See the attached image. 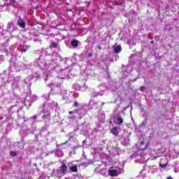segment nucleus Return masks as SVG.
Instances as JSON below:
<instances>
[{"label": "nucleus", "mask_w": 179, "mask_h": 179, "mask_svg": "<svg viewBox=\"0 0 179 179\" xmlns=\"http://www.w3.org/2000/svg\"><path fill=\"white\" fill-rule=\"evenodd\" d=\"M60 163L61 166L57 168L55 173L56 177H64L68 173V166L66 165L68 162L66 160L60 161Z\"/></svg>", "instance_id": "nucleus-1"}, {"label": "nucleus", "mask_w": 179, "mask_h": 179, "mask_svg": "<svg viewBox=\"0 0 179 179\" xmlns=\"http://www.w3.org/2000/svg\"><path fill=\"white\" fill-rule=\"evenodd\" d=\"M122 173H124V169L118 166H113L108 169V176L110 177H118Z\"/></svg>", "instance_id": "nucleus-2"}, {"label": "nucleus", "mask_w": 179, "mask_h": 179, "mask_svg": "<svg viewBox=\"0 0 179 179\" xmlns=\"http://www.w3.org/2000/svg\"><path fill=\"white\" fill-rule=\"evenodd\" d=\"M148 145L149 142L148 141L142 140L136 144V147L137 149H138V150H145V149L148 148Z\"/></svg>", "instance_id": "nucleus-3"}, {"label": "nucleus", "mask_w": 179, "mask_h": 179, "mask_svg": "<svg viewBox=\"0 0 179 179\" xmlns=\"http://www.w3.org/2000/svg\"><path fill=\"white\" fill-rule=\"evenodd\" d=\"M65 44L69 48H78V45H79V41H76V40H73L72 41H66Z\"/></svg>", "instance_id": "nucleus-4"}, {"label": "nucleus", "mask_w": 179, "mask_h": 179, "mask_svg": "<svg viewBox=\"0 0 179 179\" xmlns=\"http://www.w3.org/2000/svg\"><path fill=\"white\" fill-rule=\"evenodd\" d=\"M73 89L76 90H80V92H85L86 89H87V85H86V83H84V85H79L78 84H74L73 85Z\"/></svg>", "instance_id": "nucleus-5"}, {"label": "nucleus", "mask_w": 179, "mask_h": 179, "mask_svg": "<svg viewBox=\"0 0 179 179\" xmlns=\"http://www.w3.org/2000/svg\"><path fill=\"white\" fill-rule=\"evenodd\" d=\"M7 30L10 33H13L16 30V27L15 26V22L13 21L9 22L7 26Z\"/></svg>", "instance_id": "nucleus-6"}, {"label": "nucleus", "mask_w": 179, "mask_h": 179, "mask_svg": "<svg viewBox=\"0 0 179 179\" xmlns=\"http://www.w3.org/2000/svg\"><path fill=\"white\" fill-rule=\"evenodd\" d=\"M44 115L43 116V120H46V121H50L51 118V112L43 110Z\"/></svg>", "instance_id": "nucleus-7"}, {"label": "nucleus", "mask_w": 179, "mask_h": 179, "mask_svg": "<svg viewBox=\"0 0 179 179\" xmlns=\"http://www.w3.org/2000/svg\"><path fill=\"white\" fill-rule=\"evenodd\" d=\"M77 114H78V120H82L84 115H86V112L80 108L77 109Z\"/></svg>", "instance_id": "nucleus-8"}, {"label": "nucleus", "mask_w": 179, "mask_h": 179, "mask_svg": "<svg viewBox=\"0 0 179 179\" xmlns=\"http://www.w3.org/2000/svg\"><path fill=\"white\" fill-rule=\"evenodd\" d=\"M52 61L55 62L56 61H62V59L58 53H55L52 55Z\"/></svg>", "instance_id": "nucleus-9"}, {"label": "nucleus", "mask_w": 179, "mask_h": 179, "mask_svg": "<svg viewBox=\"0 0 179 179\" xmlns=\"http://www.w3.org/2000/svg\"><path fill=\"white\" fill-rule=\"evenodd\" d=\"M159 166L162 169H164V167H167V159L166 158L162 159L159 162Z\"/></svg>", "instance_id": "nucleus-10"}, {"label": "nucleus", "mask_w": 179, "mask_h": 179, "mask_svg": "<svg viewBox=\"0 0 179 179\" xmlns=\"http://www.w3.org/2000/svg\"><path fill=\"white\" fill-rule=\"evenodd\" d=\"M17 24L21 27V29H24V27H26V23H24V21L22 18H19L17 20Z\"/></svg>", "instance_id": "nucleus-11"}, {"label": "nucleus", "mask_w": 179, "mask_h": 179, "mask_svg": "<svg viewBox=\"0 0 179 179\" xmlns=\"http://www.w3.org/2000/svg\"><path fill=\"white\" fill-rule=\"evenodd\" d=\"M50 48L52 49V48H60V45L57 43L55 42H51V43L50 44Z\"/></svg>", "instance_id": "nucleus-12"}, {"label": "nucleus", "mask_w": 179, "mask_h": 179, "mask_svg": "<svg viewBox=\"0 0 179 179\" xmlns=\"http://www.w3.org/2000/svg\"><path fill=\"white\" fill-rule=\"evenodd\" d=\"M99 173L103 177H108V171L106 169H101Z\"/></svg>", "instance_id": "nucleus-13"}, {"label": "nucleus", "mask_w": 179, "mask_h": 179, "mask_svg": "<svg viewBox=\"0 0 179 179\" xmlns=\"http://www.w3.org/2000/svg\"><path fill=\"white\" fill-rule=\"evenodd\" d=\"M69 170L72 171V173H78V165L73 164L69 167Z\"/></svg>", "instance_id": "nucleus-14"}, {"label": "nucleus", "mask_w": 179, "mask_h": 179, "mask_svg": "<svg viewBox=\"0 0 179 179\" xmlns=\"http://www.w3.org/2000/svg\"><path fill=\"white\" fill-rule=\"evenodd\" d=\"M117 121L120 125H122V124L124 123V119L120 115H118L117 117Z\"/></svg>", "instance_id": "nucleus-15"}, {"label": "nucleus", "mask_w": 179, "mask_h": 179, "mask_svg": "<svg viewBox=\"0 0 179 179\" xmlns=\"http://www.w3.org/2000/svg\"><path fill=\"white\" fill-rule=\"evenodd\" d=\"M121 47L120 45H116L114 47V51L115 52V54H120V52H121Z\"/></svg>", "instance_id": "nucleus-16"}, {"label": "nucleus", "mask_w": 179, "mask_h": 179, "mask_svg": "<svg viewBox=\"0 0 179 179\" xmlns=\"http://www.w3.org/2000/svg\"><path fill=\"white\" fill-rule=\"evenodd\" d=\"M102 94H103V91L99 92H92V97H97V96H101Z\"/></svg>", "instance_id": "nucleus-17"}, {"label": "nucleus", "mask_w": 179, "mask_h": 179, "mask_svg": "<svg viewBox=\"0 0 179 179\" xmlns=\"http://www.w3.org/2000/svg\"><path fill=\"white\" fill-rule=\"evenodd\" d=\"M111 133L115 135V136H117L118 135V130L117 127H113L111 129Z\"/></svg>", "instance_id": "nucleus-18"}, {"label": "nucleus", "mask_w": 179, "mask_h": 179, "mask_svg": "<svg viewBox=\"0 0 179 179\" xmlns=\"http://www.w3.org/2000/svg\"><path fill=\"white\" fill-rule=\"evenodd\" d=\"M29 48H30V46L27 45H23L22 50H20V52H26V51H27V50H29Z\"/></svg>", "instance_id": "nucleus-19"}, {"label": "nucleus", "mask_w": 179, "mask_h": 179, "mask_svg": "<svg viewBox=\"0 0 179 179\" xmlns=\"http://www.w3.org/2000/svg\"><path fill=\"white\" fill-rule=\"evenodd\" d=\"M56 156H57V157H62L64 156V152L61 150H57L56 152Z\"/></svg>", "instance_id": "nucleus-20"}, {"label": "nucleus", "mask_w": 179, "mask_h": 179, "mask_svg": "<svg viewBox=\"0 0 179 179\" xmlns=\"http://www.w3.org/2000/svg\"><path fill=\"white\" fill-rule=\"evenodd\" d=\"M41 75L38 73V72H35L33 74V77L35 78L36 79H40Z\"/></svg>", "instance_id": "nucleus-21"}, {"label": "nucleus", "mask_w": 179, "mask_h": 179, "mask_svg": "<svg viewBox=\"0 0 179 179\" xmlns=\"http://www.w3.org/2000/svg\"><path fill=\"white\" fill-rule=\"evenodd\" d=\"M48 86H52V87H61V83H57V84H48Z\"/></svg>", "instance_id": "nucleus-22"}, {"label": "nucleus", "mask_w": 179, "mask_h": 179, "mask_svg": "<svg viewBox=\"0 0 179 179\" xmlns=\"http://www.w3.org/2000/svg\"><path fill=\"white\" fill-rule=\"evenodd\" d=\"M57 106H58V103L57 102H52V103L49 104V107L51 108H54V107H57Z\"/></svg>", "instance_id": "nucleus-23"}, {"label": "nucleus", "mask_w": 179, "mask_h": 179, "mask_svg": "<svg viewBox=\"0 0 179 179\" xmlns=\"http://www.w3.org/2000/svg\"><path fill=\"white\" fill-rule=\"evenodd\" d=\"M45 100H50V94H46L43 96Z\"/></svg>", "instance_id": "nucleus-24"}, {"label": "nucleus", "mask_w": 179, "mask_h": 179, "mask_svg": "<svg viewBox=\"0 0 179 179\" xmlns=\"http://www.w3.org/2000/svg\"><path fill=\"white\" fill-rule=\"evenodd\" d=\"M69 114H78V110H77V109L76 110H70L69 112Z\"/></svg>", "instance_id": "nucleus-25"}, {"label": "nucleus", "mask_w": 179, "mask_h": 179, "mask_svg": "<svg viewBox=\"0 0 179 179\" xmlns=\"http://www.w3.org/2000/svg\"><path fill=\"white\" fill-rule=\"evenodd\" d=\"M17 155V153H16V152H15V151L10 152V156L15 157Z\"/></svg>", "instance_id": "nucleus-26"}, {"label": "nucleus", "mask_w": 179, "mask_h": 179, "mask_svg": "<svg viewBox=\"0 0 179 179\" xmlns=\"http://www.w3.org/2000/svg\"><path fill=\"white\" fill-rule=\"evenodd\" d=\"M86 55L88 58H90L91 57L93 56V52H92V50H90V52L86 53Z\"/></svg>", "instance_id": "nucleus-27"}, {"label": "nucleus", "mask_w": 179, "mask_h": 179, "mask_svg": "<svg viewBox=\"0 0 179 179\" xmlns=\"http://www.w3.org/2000/svg\"><path fill=\"white\" fill-rule=\"evenodd\" d=\"M73 106V107L79 108V102L75 101Z\"/></svg>", "instance_id": "nucleus-28"}, {"label": "nucleus", "mask_w": 179, "mask_h": 179, "mask_svg": "<svg viewBox=\"0 0 179 179\" xmlns=\"http://www.w3.org/2000/svg\"><path fill=\"white\" fill-rule=\"evenodd\" d=\"M141 92H145L146 90V87L145 86H142L140 87Z\"/></svg>", "instance_id": "nucleus-29"}, {"label": "nucleus", "mask_w": 179, "mask_h": 179, "mask_svg": "<svg viewBox=\"0 0 179 179\" xmlns=\"http://www.w3.org/2000/svg\"><path fill=\"white\" fill-rule=\"evenodd\" d=\"M138 157V155L133 154L130 157H131V159H135V157Z\"/></svg>", "instance_id": "nucleus-30"}, {"label": "nucleus", "mask_w": 179, "mask_h": 179, "mask_svg": "<svg viewBox=\"0 0 179 179\" xmlns=\"http://www.w3.org/2000/svg\"><path fill=\"white\" fill-rule=\"evenodd\" d=\"M31 120H37V115H34L33 117H30Z\"/></svg>", "instance_id": "nucleus-31"}, {"label": "nucleus", "mask_w": 179, "mask_h": 179, "mask_svg": "<svg viewBox=\"0 0 179 179\" xmlns=\"http://www.w3.org/2000/svg\"><path fill=\"white\" fill-rule=\"evenodd\" d=\"M101 115V117H102V119L100 120L101 121V122H104V115Z\"/></svg>", "instance_id": "nucleus-32"}, {"label": "nucleus", "mask_w": 179, "mask_h": 179, "mask_svg": "<svg viewBox=\"0 0 179 179\" xmlns=\"http://www.w3.org/2000/svg\"><path fill=\"white\" fill-rule=\"evenodd\" d=\"M70 118H71V120H75V118H76V116L73 115V116H72V117H70Z\"/></svg>", "instance_id": "nucleus-33"}, {"label": "nucleus", "mask_w": 179, "mask_h": 179, "mask_svg": "<svg viewBox=\"0 0 179 179\" xmlns=\"http://www.w3.org/2000/svg\"><path fill=\"white\" fill-rule=\"evenodd\" d=\"M43 108H45V106H47V103H43Z\"/></svg>", "instance_id": "nucleus-34"}, {"label": "nucleus", "mask_w": 179, "mask_h": 179, "mask_svg": "<svg viewBox=\"0 0 179 179\" xmlns=\"http://www.w3.org/2000/svg\"><path fill=\"white\" fill-rule=\"evenodd\" d=\"M48 80V77L45 78V81L47 82Z\"/></svg>", "instance_id": "nucleus-35"}, {"label": "nucleus", "mask_w": 179, "mask_h": 179, "mask_svg": "<svg viewBox=\"0 0 179 179\" xmlns=\"http://www.w3.org/2000/svg\"><path fill=\"white\" fill-rule=\"evenodd\" d=\"M99 50H101V46H98Z\"/></svg>", "instance_id": "nucleus-36"}, {"label": "nucleus", "mask_w": 179, "mask_h": 179, "mask_svg": "<svg viewBox=\"0 0 179 179\" xmlns=\"http://www.w3.org/2000/svg\"><path fill=\"white\" fill-rule=\"evenodd\" d=\"M167 179H173V178L171 176H169L167 178Z\"/></svg>", "instance_id": "nucleus-37"}, {"label": "nucleus", "mask_w": 179, "mask_h": 179, "mask_svg": "<svg viewBox=\"0 0 179 179\" xmlns=\"http://www.w3.org/2000/svg\"><path fill=\"white\" fill-rule=\"evenodd\" d=\"M12 2H16V0H12Z\"/></svg>", "instance_id": "nucleus-38"}, {"label": "nucleus", "mask_w": 179, "mask_h": 179, "mask_svg": "<svg viewBox=\"0 0 179 179\" xmlns=\"http://www.w3.org/2000/svg\"><path fill=\"white\" fill-rule=\"evenodd\" d=\"M153 43H155L153 41H151V43L153 44Z\"/></svg>", "instance_id": "nucleus-39"}, {"label": "nucleus", "mask_w": 179, "mask_h": 179, "mask_svg": "<svg viewBox=\"0 0 179 179\" xmlns=\"http://www.w3.org/2000/svg\"><path fill=\"white\" fill-rule=\"evenodd\" d=\"M66 143H66H62V145H65Z\"/></svg>", "instance_id": "nucleus-40"}, {"label": "nucleus", "mask_w": 179, "mask_h": 179, "mask_svg": "<svg viewBox=\"0 0 179 179\" xmlns=\"http://www.w3.org/2000/svg\"><path fill=\"white\" fill-rule=\"evenodd\" d=\"M34 41H37V40H36V39H34Z\"/></svg>", "instance_id": "nucleus-41"}, {"label": "nucleus", "mask_w": 179, "mask_h": 179, "mask_svg": "<svg viewBox=\"0 0 179 179\" xmlns=\"http://www.w3.org/2000/svg\"><path fill=\"white\" fill-rule=\"evenodd\" d=\"M66 73V71H63V73Z\"/></svg>", "instance_id": "nucleus-42"}, {"label": "nucleus", "mask_w": 179, "mask_h": 179, "mask_svg": "<svg viewBox=\"0 0 179 179\" xmlns=\"http://www.w3.org/2000/svg\"><path fill=\"white\" fill-rule=\"evenodd\" d=\"M103 104H105L104 102H102V106H103Z\"/></svg>", "instance_id": "nucleus-43"}, {"label": "nucleus", "mask_w": 179, "mask_h": 179, "mask_svg": "<svg viewBox=\"0 0 179 179\" xmlns=\"http://www.w3.org/2000/svg\"><path fill=\"white\" fill-rule=\"evenodd\" d=\"M66 77H63L62 79H65Z\"/></svg>", "instance_id": "nucleus-44"}, {"label": "nucleus", "mask_w": 179, "mask_h": 179, "mask_svg": "<svg viewBox=\"0 0 179 179\" xmlns=\"http://www.w3.org/2000/svg\"><path fill=\"white\" fill-rule=\"evenodd\" d=\"M143 124H146V122H143Z\"/></svg>", "instance_id": "nucleus-45"}]
</instances>
